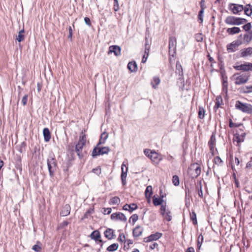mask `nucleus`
Here are the masks:
<instances>
[{"label":"nucleus","mask_w":252,"mask_h":252,"mask_svg":"<svg viewBox=\"0 0 252 252\" xmlns=\"http://www.w3.org/2000/svg\"><path fill=\"white\" fill-rule=\"evenodd\" d=\"M86 143V136L83 132L79 136V140L75 145V151L77 153L78 158L81 159L83 158L84 154L86 153L84 151V147Z\"/></svg>","instance_id":"nucleus-1"},{"label":"nucleus","mask_w":252,"mask_h":252,"mask_svg":"<svg viewBox=\"0 0 252 252\" xmlns=\"http://www.w3.org/2000/svg\"><path fill=\"white\" fill-rule=\"evenodd\" d=\"M48 169L51 177H53L57 168V162L53 154H50L47 160Z\"/></svg>","instance_id":"nucleus-2"},{"label":"nucleus","mask_w":252,"mask_h":252,"mask_svg":"<svg viewBox=\"0 0 252 252\" xmlns=\"http://www.w3.org/2000/svg\"><path fill=\"white\" fill-rule=\"evenodd\" d=\"M224 21L225 23L228 25H240L246 23L247 20L244 18L229 16L225 18Z\"/></svg>","instance_id":"nucleus-3"},{"label":"nucleus","mask_w":252,"mask_h":252,"mask_svg":"<svg viewBox=\"0 0 252 252\" xmlns=\"http://www.w3.org/2000/svg\"><path fill=\"white\" fill-rule=\"evenodd\" d=\"M235 107L243 112L248 114L252 113V106L249 104L243 103L240 101L238 100L236 102Z\"/></svg>","instance_id":"nucleus-4"},{"label":"nucleus","mask_w":252,"mask_h":252,"mask_svg":"<svg viewBox=\"0 0 252 252\" xmlns=\"http://www.w3.org/2000/svg\"><path fill=\"white\" fill-rule=\"evenodd\" d=\"M110 148L108 147H101L97 144L93 151L92 156L94 158L100 155L106 154H108Z\"/></svg>","instance_id":"nucleus-5"},{"label":"nucleus","mask_w":252,"mask_h":252,"mask_svg":"<svg viewBox=\"0 0 252 252\" xmlns=\"http://www.w3.org/2000/svg\"><path fill=\"white\" fill-rule=\"evenodd\" d=\"M177 47L176 38L174 36H170L169 38V54L170 56L174 57L176 53Z\"/></svg>","instance_id":"nucleus-6"},{"label":"nucleus","mask_w":252,"mask_h":252,"mask_svg":"<svg viewBox=\"0 0 252 252\" xmlns=\"http://www.w3.org/2000/svg\"><path fill=\"white\" fill-rule=\"evenodd\" d=\"M160 212L161 215L165 220L169 221L172 220L171 212L169 210L166 209V205H161L160 206Z\"/></svg>","instance_id":"nucleus-7"},{"label":"nucleus","mask_w":252,"mask_h":252,"mask_svg":"<svg viewBox=\"0 0 252 252\" xmlns=\"http://www.w3.org/2000/svg\"><path fill=\"white\" fill-rule=\"evenodd\" d=\"M249 75L247 74L239 75L235 78V84L236 85H242L246 83L249 80Z\"/></svg>","instance_id":"nucleus-8"},{"label":"nucleus","mask_w":252,"mask_h":252,"mask_svg":"<svg viewBox=\"0 0 252 252\" xmlns=\"http://www.w3.org/2000/svg\"><path fill=\"white\" fill-rule=\"evenodd\" d=\"M233 67L237 70H242L244 71L252 70V63H245L240 65H235Z\"/></svg>","instance_id":"nucleus-9"},{"label":"nucleus","mask_w":252,"mask_h":252,"mask_svg":"<svg viewBox=\"0 0 252 252\" xmlns=\"http://www.w3.org/2000/svg\"><path fill=\"white\" fill-rule=\"evenodd\" d=\"M229 8L233 14H237L244 10V6L243 5L230 3L229 4Z\"/></svg>","instance_id":"nucleus-10"},{"label":"nucleus","mask_w":252,"mask_h":252,"mask_svg":"<svg viewBox=\"0 0 252 252\" xmlns=\"http://www.w3.org/2000/svg\"><path fill=\"white\" fill-rule=\"evenodd\" d=\"M121 178L122 180V184L123 186H125L126 182V178L127 176V172L128 171V167L126 166L124 162H123L121 166Z\"/></svg>","instance_id":"nucleus-11"},{"label":"nucleus","mask_w":252,"mask_h":252,"mask_svg":"<svg viewBox=\"0 0 252 252\" xmlns=\"http://www.w3.org/2000/svg\"><path fill=\"white\" fill-rule=\"evenodd\" d=\"M111 219L114 220H120L123 221H126V220L125 215L121 212L113 213L111 216Z\"/></svg>","instance_id":"nucleus-12"},{"label":"nucleus","mask_w":252,"mask_h":252,"mask_svg":"<svg viewBox=\"0 0 252 252\" xmlns=\"http://www.w3.org/2000/svg\"><path fill=\"white\" fill-rule=\"evenodd\" d=\"M162 236V234L159 232H156L155 234L150 235L149 236L144 239V241L146 243L153 241H156L159 239Z\"/></svg>","instance_id":"nucleus-13"},{"label":"nucleus","mask_w":252,"mask_h":252,"mask_svg":"<svg viewBox=\"0 0 252 252\" xmlns=\"http://www.w3.org/2000/svg\"><path fill=\"white\" fill-rule=\"evenodd\" d=\"M240 44H241V42L238 40L234 41L227 46V50L228 52H234L237 50Z\"/></svg>","instance_id":"nucleus-14"},{"label":"nucleus","mask_w":252,"mask_h":252,"mask_svg":"<svg viewBox=\"0 0 252 252\" xmlns=\"http://www.w3.org/2000/svg\"><path fill=\"white\" fill-rule=\"evenodd\" d=\"M114 53L115 55L118 56L121 54V48L117 45L111 46L109 48V54Z\"/></svg>","instance_id":"nucleus-15"},{"label":"nucleus","mask_w":252,"mask_h":252,"mask_svg":"<svg viewBox=\"0 0 252 252\" xmlns=\"http://www.w3.org/2000/svg\"><path fill=\"white\" fill-rule=\"evenodd\" d=\"M70 212V207L69 204H65L64 205L60 212V215L62 216L65 217L68 216Z\"/></svg>","instance_id":"nucleus-16"},{"label":"nucleus","mask_w":252,"mask_h":252,"mask_svg":"<svg viewBox=\"0 0 252 252\" xmlns=\"http://www.w3.org/2000/svg\"><path fill=\"white\" fill-rule=\"evenodd\" d=\"M137 206L136 204L132 203L130 204H126L123 206V209L126 211H128L131 213L133 210L136 209Z\"/></svg>","instance_id":"nucleus-17"},{"label":"nucleus","mask_w":252,"mask_h":252,"mask_svg":"<svg viewBox=\"0 0 252 252\" xmlns=\"http://www.w3.org/2000/svg\"><path fill=\"white\" fill-rule=\"evenodd\" d=\"M150 158L154 162L157 163H158L161 160V158L158 156V155L155 151H153L150 155Z\"/></svg>","instance_id":"nucleus-18"},{"label":"nucleus","mask_w":252,"mask_h":252,"mask_svg":"<svg viewBox=\"0 0 252 252\" xmlns=\"http://www.w3.org/2000/svg\"><path fill=\"white\" fill-rule=\"evenodd\" d=\"M241 32V30L239 28L234 27L233 28H228L226 30V32L230 35H233L239 33Z\"/></svg>","instance_id":"nucleus-19"},{"label":"nucleus","mask_w":252,"mask_h":252,"mask_svg":"<svg viewBox=\"0 0 252 252\" xmlns=\"http://www.w3.org/2000/svg\"><path fill=\"white\" fill-rule=\"evenodd\" d=\"M104 235L106 238L111 240L114 237L113 230L110 228L107 229L104 232Z\"/></svg>","instance_id":"nucleus-20"},{"label":"nucleus","mask_w":252,"mask_h":252,"mask_svg":"<svg viewBox=\"0 0 252 252\" xmlns=\"http://www.w3.org/2000/svg\"><path fill=\"white\" fill-rule=\"evenodd\" d=\"M252 54V48L248 47L243 50H241V56L242 57H247Z\"/></svg>","instance_id":"nucleus-21"},{"label":"nucleus","mask_w":252,"mask_h":252,"mask_svg":"<svg viewBox=\"0 0 252 252\" xmlns=\"http://www.w3.org/2000/svg\"><path fill=\"white\" fill-rule=\"evenodd\" d=\"M143 232V229L140 226H137L133 230V235L134 237H139L141 235Z\"/></svg>","instance_id":"nucleus-22"},{"label":"nucleus","mask_w":252,"mask_h":252,"mask_svg":"<svg viewBox=\"0 0 252 252\" xmlns=\"http://www.w3.org/2000/svg\"><path fill=\"white\" fill-rule=\"evenodd\" d=\"M44 140L48 142L51 139V133L48 128H44L43 130Z\"/></svg>","instance_id":"nucleus-23"},{"label":"nucleus","mask_w":252,"mask_h":252,"mask_svg":"<svg viewBox=\"0 0 252 252\" xmlns=\"http://www.w3.org/2000/svg\"><path fill=\"white\" fill-rule=\"evenodd\" d=\"M127 68L131 72H136L137 70V65L136 62H129L127 64Z\"/></svg>","instance_id":"nucleus-24"},{"label":"nucleus","mask_w":252,"mask_h":252,"mask_svg":"<svg viewBox=\"0 0 252 252\" xmlns=\"http://www.w3.org/2000/svg\"><path fill=\"white\" fill-rule=\"evenodd\" d=\"M108 137V134L106 132H103L100 135L99 141L97 144L100 145L101 144H104Z\"/></svg>","instance_id":"nucleus-25"},{"label":"nucleus","mask_w":252,"mask_h":252,"mask_svg":"<svg viewBox=\"0 0 252 252\" xmlns=\"http://www.w3.org/2000/svg\"><path fill=\"white\" fill-rule=\"evenodd\" d=\"M244 41L247 43H249L252 40V31H251L246 33L244 35Z\"/></svg>","instance_id":"nucleus-26"},{"label":"nucleus","mask_w":252,"mask_h":252,"mask_svg":"<svg viewBox=\"0 0 252 252\" xmlns=\"http://www.w3.org/2000/svg\"><path fill=\"white\" fill-rule=\"evenodd\" d=\"M191 168L194 169L195 173L194 174V176L195 177H197L200 175L201 173V168L197 164H193L191 165Z\"/></svg>","instance_id":"nucleus-27"},{"label":"nucleus","mask_w":252,"mask_h":252,"mask_svg":"<svg viewBox=\"0 0 252 252\" xmlns=\"http://www.w3.org/2000/svg\"><path fill=\"white\" fill-rule=\"evenodd\" d=\"M152 193V187L151 186H147L145 191L146 197L147 198L150 199Z\"/></svg>","instance_id":"nucleus-28"},{"label":"nucleus","mask_w":252,"mask_h":252,"mask_svg":"<svg viewBox=\"0 0 252 252\" xmlns=\"http://www.w3.org/2000/svg\"><path fill=\"white\" fill-rule=\"evenodd\" d=\"M163 200L162 198H158L155 195L153 197V202L155 206H158L162 205V203Z\"/></svg>","instance_id":"nucleus-29"},{"label":"nucleus","mask_w":252,"mask_h":252,"mask_svg":"<svg viewBox=\"0 0 252 252\" xmlns=\"http://www.w3.org/2000/svg\"><path fill=\"white\" fill-rule=\"evenodd\" d=\"M24 29L21 30L18 32V34L17 36H16V39L17 41H18V42H21L24 40L25 36H24Z\"/></svg>","instance_id":"nucleus-30"},{"label":"nucleus","mask_w":252,"mask_h":252,"mask_svg":"<svg viewBox=\"0 0 252 252\" xmlns=\"http://www.w3.org/2000/svg\"><path fill=\"white\" fill-rule=\"evenodd\" d=\"M91 237L95 240H98L100 238V234L97 230L94 231L91 234Z\"/></svg>","instance_id":"nucleus-31"},{"label":"nucleus","mask_w":252,"mask_h":252,"mask_svg":"<svg viewBox=\"0 0 252 252\" xmlns=\"http://www.w3.org/2000/svg\"><path fill=\"white\" fill-rule=\"evenodd\" d=\"M160 79L158 77H154L153 78V81L151 82V85L152 87L154 89H157L158 85L160 83Z\"/></svg>","instance_id":"nucleus-32"},{"label":"nucleus","mask_w":252,"mask_h":252,"mask_svg":"<svg viewBox=\"0 0 252 252\" xmlns=\"http://www.w3.org/2000/svg\"><path fill=\"white\" fill-rule=\"evenodd\" d=\"M176 73H178L179 75H182L183 74V68L181 63L179 62H177L176 64Z\"/></svg>","instance_id":"nucleus-33"},{"label":"nucleus","mask_w":252,"mask_h":252,"mask_svg":"<svg viewBox=\"0 0 252 252\" xmlns=\"http://www.w3.org/2000/svg\"><path fill=\"white\" fill-rule=\"evenodd\" d=\"M245 11V13L248 16H251L252 14V7L250 4H247L244 7V10Z\"/></svg>","instance_id":"nucleus-34"},{"label":"nucleus","mask_w":252,"mask_h":252,"mask_svg":"<svg viewBox=\"0 0 252 252\" xmlns=\"http://www.w3.org/2000/svg\"><path fill=\"white\" fill-rule=\"evenodd\" d=\"M234 141H236L237 144L244 141V136H240V134L236 133L234 135Z\"/></svg>","instance_id":"nucleus-35"},{"label":"nucleus","mask_w":252,"mask_h":252,"mask_svg":"<svg viewBox=\"0 0 252 252\" xmlns=\"http://www.w3.org/2000/svg\"><path fill=\"white\" fill-rule=\"evenodd\" d=\"M240 92L243 93H250L252 92V86H245L240 89Z\"/></svg>","instance_id":"nucleus-36"},{"label":"nucleus","mask_w":252,"mask_h":252,"mask_svg":"<svg viewBox=\"0 0 252 252\" xmlns=\"http://www.w3.org/2000/svg\"><path fill=\"white\" fill-rule=\"evenodd\" d=\"M41 243L40 242L37 241L36 242V244L33 246L32 249L35 252H39L41 250Z\"/></svg>","instance_id":"nucleus-37"},{"label":"nucleus","mask_w":252,"mask_h":252,"mask_svg":"<svg viewBox=\"0 0 252 252\" xmlns=\"http://www.w3.org/2000/svg\"><path fill=\"white\" fill-rule=\"evenodd\" d=\"M119 247V245L117 243H114L109 246L107 248V250L109 252H113L116 251Z\"/></svg>","instance_id":"nucleus-38"},{"label":"nucleus","mask_w":252,"mask_h":252,"mask_svg":"<svg viewBox=\"0 0 252 252\" xmlns=\"http://www.w3.org/2000/svg\"><path fill=\"white\" fill-rule=\"evenodd\" d=\"M120 202V199L117 196H115L110 200L109 204L111 205L118 204Z\"/></svg>","instance_id":"nucleus-39"},{"label":"nucleus","mask_w":252,"mask_h":252,"mask_svg":"<svg viewBox=\"0 0 252 252\" xmlns=\"http://www.w3.org/2000/svg\"><path fill=\"white\" fill-rule=\"evenodd\" d=\"M215 140V137L213 135H212L209 141V145L211 150H213L214 149Z\"/></svg>","instance_id":"nucleus-40"},{"label":"nucleus","mask_w":252,"mask_h":252,"mask_svg":"<svg viewBox=\"0 0 252 252\" xmlns=\"http://www.w3.org/2000/svg\"><path fill=\"white\" fill-rule=\"evenodd\" d=\"M203 242V237L202 235L201 234L198 236L197 238V248L198 250L200 249Z\"/></svg>","instance_id":"nucleus-41"},{"label":"nucleus","mask_w":252,"mask_h":252,"mask_svg":"<svg viewBox=\"0 0 252 252\" xmlns=\"http://www.w3.org/2000/svg\"><path fill=\"white\" fill-rule=\"evenodd\" d=\"M190 218L194 224H196L197 223L196 215L195 212L193 211L190 214Z\"/></svg>","instance_id":"nucleus-42"},{"label":"nucleus","mask_w":252,"mask_h":252,"mask_svg":"<svg viewBox=\"0 0 252 252\" xmlns=\"http://www.w3.org/2000/svg\"><path fill=\"white\" fill-rule=\"evenodd\" d=\"M172 182L173 184L176 186H179L180 182H179V178L178 176L177 175H174L172 177Z\"/></svg>","instance_id":"nucleus-43"},{"label":"nucleus","mask_w":252,"mask_h":252,"mask_svg":"<svg viewBox=\"0 0 252 252\" xmlns=\"http://www.w3.org/2000/svg\"><path fill=\"white\" fill-rule=\"evenodd\" d=\"M205 110L203 108L199 107L198 111V117L203 119L204 117Z\"/></svg>","instance_id":"nucleus-44"},{"label":"nucleus","mask_w":252,"mask_h":252,"mask_svg":"<svg viewBox=\"0 0 252 252\" xmlns=\"http://www.w3.org/2000/svg\"><path fill=\"white\" fill-rule=\"evenodd\" d=\"M214 162L215 164L218 165H220L222 163V160L220 158V157L217 156L214 158Z\"/></svg>","instance_id":"nucleus-45"},{"label":"nucleus","mask_w":252,"mask_h":252,"mask_svg":"<svg viewBox=\"0 0 252 252\" xmlns=\"http://www.w3.org/2000/svg\"><path fill=\"white\" fill-rule=\"evenodd\" d=\"M204 7H202V8H201V10H200V11L199 12V14H198V20L200 21V23H202L203 22V12H204Z\"/></svg>","instance_id":"nucleus-46"},{"label":"nucleus","mask_w":252,"mask_h":252,"mask_svg":"<svg viewBox=\"0 0 252 252\" xmlns=\"http://www.w3.org/2000/svg\"><path fill=\"white\" fill-rule=\"evenodd\" d=\"M243 29L246 32L251 31L250 30L252 28V25L251 23H248L243 26Z\"/></svg>","instance_id":"nucleus-47"},{"label":"nucleus","mask_w":252,"mask_h":252,"mask_svg":"<svg viewBox=\"0 0 252 252\" xmlns=\"http://www.w3.org/2000/svg\"><path fill=\"white\" fill-rule=\"evenodd\" d=\"M138 219V215H137L136 214H133L130 217L129 221H130V220H132L133 224H134L135 222Z\"/></svg>","instance_id":"nucleus-48"},{"label":"nucleus","mask_w":252,"mask_h":252,"mask_svg":"<svg viewBox=\"0 0 252 252\" xmlns=\"http://www.w3.org/2000/svg\"><path fill=\"white\" fill-rule=\"evenodd\" d=\"M195 38L198 42H200L203 40V35L201 33L196 34Z\"/></svg>","instance_id":"nucleus-49"},{"label":"nucleus","mask_w":252,"mask_h":252,"mask_svg":"<svg viewBox=\"0 0 252 252\" xmlns=\"http://www.w3.org/2000/svg\"><path fill=\"white\" fill-rule=\"evenodd\" d=\"M28 94H25L22 99V103L23 105H26L28 101Z\"/></svg>","instance_id":"nucleus-50"},{"label":"nucleus","mask_w":252,"mask_h":252,"mask_svg":"<svg viewBox=\"0 0 252 252\" xmlns=\"http://www.w3.org/2000/svg\"><path fill=\"white\" fill-rule=\"evenodd\" d=\"M198 194L199 196L201 198H203V191L201 184L200 185L199 188H198Z\"/></svg>","instance_id":"nucleus-51"},{"label":"nucleus","mask_w":252,"mask_h":252,"mask_svg":"<svg viewBox=\"0 0 252 252\" xmlns=\"http://www.w3.org/2000/svg\"><path fill=\"white\" fill-rule=\"evenodd\" d=\"M93 172L97 175H99L101 173V168L99 167H97L96 168L93 169Z\"/></svg>","instance_id":"nucleus-52"},{"label":"nucleus","mask_w":252,"mask_h":252,"mask_svg":"<svg viewBox=\"0 0 252 252\" xmlns=\"http://www.w3.org/2000/svg\"><path fill=\"white\" fill-rule=\"evenodd\" d=\"M153 151H151L149 149H145L144 151V153L145 154L146 156H147L148 157L150 158V155L152 154Z\"/></svg>","instance_id":"nucleus-53"},{"label":"nucleus","mask_w":252,"mask_h":252,"mask_svg":"<svg viewBox=\"0 0 252 252\" xmlns=\"http://www.w3.org/2000/svg\"><path fill=\"white\" fill-rule=\"evenodd\" d=\"M229 126L230 127H238V126H239V125H237L236 123H233L232 121L231 120V119L229 120Z\"/></svg>","instance_id":"nucleus-54"},{"label":"nucleus","mask_w":252,"mask_h":252,"mask_svg":"<svg viewBox=\"0 0 252 252\" xmlns=\"http://www.w3.org/2000/svg\"><path fill=\"white\" fill-rule=\"evenodd\" d=\"M125 239H126V237H125V235H124L123 234H120V235L119 236L118 240L121 242H123L125 240Z\"/></svg>","instance_id":"nucleus-55"},{"label":"nucleus","mask_w":252,"mask_h":252,"mask_svg":"<svg viewBox=\"0 0 252 252\" xmlns=\"http://www.w3.org/2000/svg\"><path fill=\"white\" fill-rule=\"evenodd\" d=\"M158 246V244L157 243L154 242V243H153L150 245L149 248H150V249L153 250V249H155L156 248H157Z\"/></svg>","instance_id":"nucleus-56"},{"label":"nucleus","mask_w":252,"mask_h":252,"mask_svg":"<svg viewBox=\"0 0 252 252\" xmlns=\"http://www.w3.org/2000/svg\"><path fill=\"white\" fill-rule=\"evenodd\" d=\"M111 208H104V214H110L111 213Z\"/></svg>","instance_id":"nucleus-57"},{"label":"nucleus","mask_w":252,"mask_h":252,"mask_svg":"<svg viewBox=\"0 0 252 252\" xmlns=\"http://www.w3.org/2000/svg\"><path fill=\"white\" fill-rule=\"evenodd\" d=\"M84 21L86 25H87L88 26H91V21H90V19L89 18L85 17L84 18Z\"/></svg>","instance_id":"nucleus-58"},{"label":"nucleus","mask_w":252,"mask_h":252,"mask_svg":"<svg viewBox=\"0 0 252 252\" xmlns=\"http://www.w3.org/2000/svg\"><path fill=\"white\" fill-rule=\"evenodd\" d=\"M68 31H69V35H68V38H71L72 36V30L70 26L68 28Z\"/></svg>","instance_id":"nucleus-59"},{"label":"nucleus","mask_w":252,"mask_h":252,"mask_svg":"<svg viewBox=\"0 0 252 252\" xmlns=\"http://www.w3.org/2000/svg\"><path fill=\"white\" fill-rule=\"evenodd\" d=\"M145 48H150V45L149 43L148 40L147 38H146V42L145 44Z\"/></svg>","instance_id":"nucleus-60"},{"label":"nucleus","mask_w":252,"mask_h":252,"mask_svg":"<svg viewBox=\"0 0 252 252\" xmlns=\"http://www.w3.org/2000/svg\"><path fill=\"white\" fill-rule=\"evenodd\" d=\"M148 56H147V55L146 54H144V55L143 56V58H142V63H146V61H147V59L148 58Z\"/></svg>","instance_id":"nucleus-61"},{"label":"nucleus","mask_w":252,"mask_h":252,"mask_svg":"<svg viewBox=\"0 0 252 252\" xmlns=\"http://www.w3.org/2000/svg\"><path fill=\"white\" fill-rule=\"evenodd\" d=\"M186 252H195L194 249L192 247L188 248Z\"/></svg>","instance_id":"nucleus-62"},{"label":"nucleus","mask_w":252,"mask_h":252,"mask_svg":"<svg viewBox=\"0 0 252 252\" xmlns=\"http://www.w3.org/2000/svg\"><path fill=\"white\" fill-rule=\"evenodd\" d=\"M233 177L234 178V180H235V184L236 185V186L237 187H238V186H239V182L236 179V175L235 174H233Z\"/></svg>","instance_id":"nucleus-63"},{"label":"nucleus","mask_w":252,"mask_h":252,"mask_svg":"<svg viewBox=\"0 0 252 252\" xmlns=\"http://www.w3.org/2000/svg\"><path fill=\"white\" fill-rule=\"evenodd\" d=\"M150 49V48H145V54L147 55V56H149Z\"/></svg>","instance_id":"nucleus-64"}]
</instances>
